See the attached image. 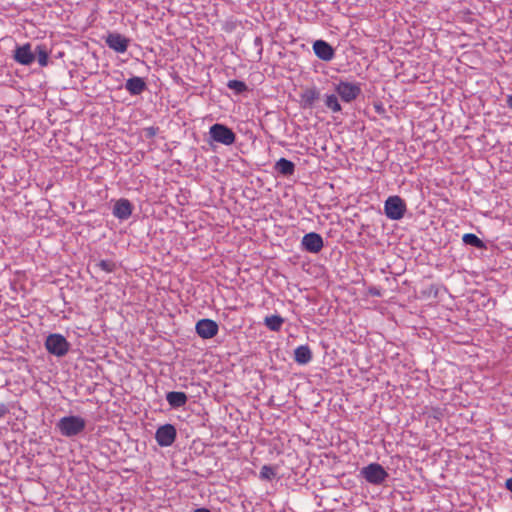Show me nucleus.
I'll list each match as a JSON object with an SVG mask.
<instances>
[{"label":"nucleus","instance_id":"9d476101","mask_svg":"<svg viewBox=\"0 0 512 512\" xmlns=\"http://www.w3.org/2000/svg\"><path fill=\"white\" fill-rule=\"evenodd\" d=\"M128 39L119 33H111L106 38V44L117 53H124L128 48Z\"/></svg>","mask_w":512,"mask_h":512},{"label":"nucleus","instance_id":"412c9836","mask_svg":"<svg viewBox=\"0 0 512 512\" xmlns=\"http://www.w3.org/2000/svg\"><path fill=\"white\" fill-rule=\"evenodd\" d=\"M35 57H37V61L41 67L47 66L49 55L46 48L43 45H39L36 47Z\"/></svg>","mask_w":512,"mask_h":512},{"label":"nucleus","instance_id":"dca6fc26","mask_svg":"<svg viewBox=\"0 0 512 512\" xmlns=\"http://www.w3.org/2000/svg\"><path fill=\"white\" fill-rule=\"evenodd\" d=\"M166 400L171 407L178 408L184 406L188 398L184 392L172 391L167 393Z\"/></svg>","mask_w":512,"mask_h":512},{"label":"nucleus","instance_id":"a211bd4d","mask_svg":"<svg viewBox=\"0 0 512 512\" xmlns=\"http://www.w3.org/2000/svg\"><path fill=\"white\" fill-rule=\"evenodd\" d=\"M275 168L278 171V173L289 176L292 175L295 171V165L292 161L287 160L285 158H280L276 164Z\"/></svg>","mask_w":512,"mask_h":512},{"label":"nucleus","instance_id":"423d86ee","mask_svg":"<svg viewBox=\"0 0 512 512\" xmlns=\"http://www.w3.org/2000/svg\"><path fill=\"white\" fill-rule=\"evenodd\" d=\"M177 436L176 428L172 424H165L160 426L155 433V439L159 446H171Z\"/></svg>","mask_w":512,"mask_h":512},{"label":"nucleus","instance_id":"4468645a","mask_svg":"<svg viewBox=\"0 0 512 512\" xmlns=\"http://www.w3.org/2000/svg\"><path fill=\"white\" fill-rule=\"evenodd\" d=\"M146 88L144 80L140 77H132L126 82V89L132 95L141 94Z\"/></svg>","mask_w":512,"mask_h":512},{"label":"nucleus","instance_id":"6ab92c4d","mask_svg":"<svg viewBox=\"0 0 512 512\" xmlns=\"http://www.w3.org/2000/svg\"><path fill=\"white\" fill-rule=\"evenodd\" d=\"M264 323L271 331L276 332L281 329L284 319L279 315H271L264 319Z\"/></svg>","mask_w":512,"mask_h":512},{"label":"nucleus","instance_id":"a878e982","mask_svg":"<svg viewBox=\"0 0 512 512\" xmlns=\"http://www.w3.org/2000/svg\"><path fill=\"white\" fill-rule=\"evenodd\" d=\"M8 412L9 409L7 405L4 403H0V418H3Z\"/></svg>","mask_w":512,"mask_h":512},{"label":"nucleus","instance_id":"4be33fe9","mask_svg":"<svg viewBox=\"0 0 512 512\" xmlns=\"http://www.w3.org/2000/svg\"><path fill=\"white\" fill-rule=\"evenodd\" d=\"M325 104L333 112L341 111V105H340V103L338 101L337 96H335L334 94L326 96Z\"/></svg>","mask_w":512,"mask_h":512},{"label":"nucleus","instance_id":"c85d7f7f","mask_svg":"<svg viewBox=\"0 0 512 512\" xmlns=\"http://www.w3.org/2000/svg\"><path fill=\"white\" fill-rule=\"evenodd\" d=\"M194 512H211V511L207 508H198V509L194 510Z\"/></svg>","mask_w":512,"mask_h":512},{"label":"nucleus","instance_id":"1a4fd4ad","mask_svg":"<svg viewBox=\"0 0 512 512\" xmlns=\"http://www.w3.org/2000/svg\"><path fill=\"white\" fill-rule=\"evenodd\" d=\"M302 245L306 251L318 253L323 248V239L319 234L311 232L303 236Z\"/></svg>","mask_w":512,"mask_h":512},{"label":"nucleus","instance_id":"5701e85b","mask_svg":"<svg viewBox=\"0 0 512 512\" xmlns=\"http://www.w3.org/2000/svg\"><path fill=\"white\" fill-rule=\"evenodd\" d=\"M227 87L239 94L247 90V85L240 80H229L227 83Z\"/></svg>","mask_w":512,"mask_h":512},{"label":"nucleus","instance_id":"7ed1b4c3","mask_svg":"<svg viewBox=\"0 0 512 512\" xmlns=\"http://www.w3.org/2000/svg\"><path fill=\"white\" fill-rule=\"evenodd\" d=\"M210 137L213 141L230 146L234 144L236 135L229 127L223 124H214L209 130Z\"/></svg>","mask_w":512,"mask_h":512},{"label":"nucleus","instance_id":"20e7f679","mask_svg":"<svg viewBox=\"0 0 512 512\" xmlns=\"http://www.w3.org/2000/svg\"><path fill=\"white\" fill-rule=\"evenodd\" d=\"M360 473L368 483L373 485L382 484L388 477V473L378 463H371L363 467Z\"/></svg>","mask_w":512,"mask_h":512},{"label":"nucleus","instance_id":"393cba45","mask_svg":"<svg viewBox=\"0 0 512 512\" xmlns=\"http://www.w3.org/2000/svg\"><path fill=\"white\" fill-rule=\"evenodd\" d=\"M97 266L107 273L113 272L116 268V264L111 260H101Z\"/></svg>","mask_w":512,"mask_h":512},{"label":"nucleus","instance_id":"ddd939ff","mask_svg":"<svg viewBox=\"0 0 512 512\" xmlns=\"http://www.w3.org/2000/svg\"><path fill=\"white\" fill-rule=\"evenodd\" d=\"M14 59L16 62L22 65L32 64L35 60V54L31 51V45L27 43L17 47L15 50Z\"/></svg>","mask_w":512,"mask_h":512},{"label":"nucleus","instance_id":"f8f14e48","mask_svg":"<svg viewBox=\"0 0 512 512\" xmlns=\"http://www.w3.org/2000/svg\"><path fill=\"white\" fill-rule=\"evenodd\" d=\"M313 51L315 55L323 61H330L334 57V50L332 46L323 40H317L314 42Z\"/></svg>","mask_w":512,"mask_h":512},{"label":"nucleus","instance_id":"f3484780","mask_svg":"<svg viewBox=\"0 0 512 512\" xmlns=\"http://www.w3.org/2000/svg\"><path fill=\"white\" fill-rule=\"evenodd\" d=\"M301 102L303 107L310 108L319 98V92L315 88H308L301 94Z\"/></svg>","mask_w":512,"mask_h":512},{"label":"nucleus","instance_id":"0eeeda50","mask_svg":"<svg viewBox=\"0 0 512 512\" xmlns=\"http://www.w3.org/2000/svg\"><path fill=\"white\" fill-rule=\"evenodd\" d=\"M336 91L341 99L345 102H351L355 100L361 93L360 86L350 82H340L336 86Z\"/></svg>","mask_w":512,"mask_h":512},{"label":"nucleus","instance_id":"f03ea898","mask_svg":"<svg viewBox=\"0 0 512 512\" xmlns=\"http://www.w3.org/2000/svg\"><path fill=\"white\" fill-rule=\"evenodd\" d=\"M406 204L404 200L395 195L386 199L384 204V212L387 218L391 220H400L404 217L406 212Z\"/></svg>","mask_w":512,"mask_h":512},{"label":"nucleus","instance_id":"9b49d317","mask_svg":"<svg viewBox=\"0 0 512 512\" xmlns=\"http://www.w3.org/2000/svg\"><path fill=\"white\" fill-rule=\"evenodd\" d=\"M132 211L133 206L131 202L124 198L117 200L113 207V215L120 220L128 219L131 216Z\"/></svg>","mask_w":512,"mask_h":512},{"label":"nucleus","instance_id":"39448f33","mask_svg":"<svg viewBox=\"0 0 512 512\" xmlns=\"http://www.w3.org/2000/svg\"><path fill=\"white\" fill-rule=\"evenodd\" d=\"M45 347L49 353L62 357L67 354L69 350V343L64 336L60 334H51L45 341Z\"/></svg>","mask_w":512,"mask_h":512},{"label":"nucleus","instance_id":"b1692460","mask_svg":"<svg viewBox=\"0 0 512 512\" xmlns=\"http://www.w3.org/2000/svg\"><path fill=\"white\" fill-rule=\"evenodd\" d=\"M275 475H276L275 470L271 466H269V465L262 466V468L260 470V477L262 479L271 480L272 478L275 477Z\"/></svg>","mask_w":512,"mask_h":512},{"label":"nucleus","instance_id":"bb28decb","mask_svg":"<svg viewBox=\"0 0 512 512\" xmlns=\"http://www.w3.org/2000/svg\"><path fill=\"white\" fill-rule=\"evenodd\" d=\"M506 487L508 490H510L512 492V478H510L506 481Z\"/></svg>","mask_w":512,"mask_h":512},{"label":"nucleus","instance_id":"cd10ccee","mask_svg":"<svg viewBox=\"0 0 512 512\" xmlns=\"http://www.w3.org/2000/svg\"><path fill=\"white\" fill-rule=\"evenodd\" d=\"M506 102H507L508 107L512 109V95L507 96Z\"/></svg>","mask_w":512,"mask_h":512},{"label":"nucleus","instance_id":"c756f323","mask_svg":"<svg viewBox=\"0 0 512 512\" xmlns=\"http://www.w3.org/2000/svg\"><path fill=\"white\" fill-rule=\"evenodd\" d=\"M373 295H379V293L377 291H374Z\"/></svg>","mask_w":512,"mask_h":512},{"label":"nucleus","instance_id":"aec40b11","mask_svg":"<svg viewBox=\"0 0 512 512\" xmlns=\"http://www.w3.org/2000/svg\"><path fill=\"white\" fill-rule=\"evenodd\" d=\"M462 240L465 244L474 246L479 249L484 247V242L473 233L464 234Z\"/></svg>","mask_w":512,"mask_h":512},{"label":"nucleus","instance_id":"f257e3e1","mask_svg":"<svg viewBox=\"0 0 512 512\" xmlns=\"http://www.w3.org/2000/svg\"><path fill=\"white\" fill-rule=\"evenodd\" d=\"M56 427L61 435L72 437L78 435L85 429L86 422L80 416H66L58 421Z\"/></svg>","mask_w":512,"mask_h":512},{"label":"nucleus","instance_id":"6e6552de","mask_svg":"<svg viewBox=\"0 0 512 512\" xmlns=\"http://www.w3.org/2000/svg\"><path fill=\"white\" fill-rule=\"evenodd\" d=\"M197 334L203 339L213 338L218 333V324L211 319H201L195 326Z\"/></svg>","mask_w":512,"mask_h":512},{"label":"nucleus","instance_id":"2eb2a0df","mask_svg":"<svg viewBox=\"0 0 512 512\" xmlns=\"http://www.w3.org/2000/svg\"><path fill=\"white\" fill-rule=\"evenodd\" d=\"M294 359L298 364L304 365L312 360V352L307 345L298 346L294 351Z\"/></svg>","mask_w":512,"mask_h":512}]
</instances>
